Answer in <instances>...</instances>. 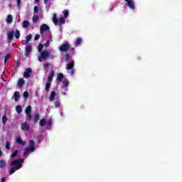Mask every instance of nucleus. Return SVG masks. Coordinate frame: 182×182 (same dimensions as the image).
Instances as JSON below:
<instances>
[{
  "label": "nucleus",
  "instance_id": "obj_1",
  "mask_svg": "<svg viewBox=\"0 0 182 182\" xmlns=\"http://www.w3.org/2000/svg\"><path fill=\"white\" fill-rule=\"evenodd\" d=\"M23 161H24L23 159H18L12 161L10 163V166L11 167L9 171L10 176H11V174H14V173H15L16 170H19L22 168Z\"/></svg>",
  "mask_w": 182,
  "mask_h": 182
},
{
  "label": "nucleus",
  "instance_id": "obj_2",
  "mask_svg": "<svg viewBox=\"0 0 182 182\" xmlns=\"http://www.w3.org/2000/svg\"><path fill=\"white\" fill-rule=\"evenodd\" d=\"M29 151L31 153H33V151H35V141L33 139L29 140L28 147L26 148L23 153V157L28 156V153H29Z\"/></svg>",
  "mask_w": 182,
  "mask_h": 182
},
{
  "label": "nucleus",
  "instance_id": "obj_3",
  "mask_svg": "<svg viewBox=\"0 0 182 182\" xmlns=\"http://www.w3.org/2000/svg\"><path fill=\"white\" fill-rule=\"evenodd\" d=\"M41 55L38 56V62H42V60H46L48 58H50V53L48 50L41 51Z\"/></svg>",
  "mask_w": 182,
  "mask_h": 182
},
{
  "label": "nucleus",
  "instance_id": "obj_4",
  "mask_svg": "<svg viewBox=\"0 0 182 182\" xmlns=\"http://www.w3.org/2000/svg\"><path fill=\"white\" fill-rule=\"evenodd\" d=\"M126 2V5L129 6L132 11H134L136 9V5L134 4V1L133 0H124Z\"/></svg>",
  "mask_w": 182,
  "mask_h": 182
},
{
  "label": "nucleus",
  "instance_id": "obj_5",
  "mask_svg": "<svg viewBox=\"0 0 182 182\" xmlns=\"http://www.w3.org/2000/svg\"><path fill=\"white\" fill-rule=\"evenodd\" d=\"M69 49H70V46L69 45V43H64L59 47V50H60V52H66L69 50Z\"/></svg>",
  "mask_w": 182,
  "mask_h": 182
},
{
  "label": "nucleus",
  "instance_id": "obj_6",
  "mask_svg": "<svg viewBox=\"0 0 182 182\" xmlns=\"http://www.w3.org/2000/svg\"><path fill=\"white\" fill-rule=\"evenodd\" d=\"M50 28L48 24H42L40 27V33L41 35H43V32H48V31H50Z\"/></svg>",
  "mask_w": 182,
  "mask_h": 182
},
{
  "label": "nucleus",
  "instance_id": "obj_7",
  "mask_svg": "<svg viewBox=\"0 0 182 182\" xmlns=\"http://www.w3.org/2000/svg\"><path fill=\"white\" fill-rule=\"evenodd\" d=\"M32 52V46L27 45L26 46V50H25V55L28 58V56H31V53Z\"/></svg>",
  "mask_w": 182,
  "mask_h": 182
},
{
  "label": "nucleus",
  "instance_id": "obj_8",
  "mask_svg": "<svg viewBox=\"0 0 182 182\" xmlns=\"http://www.w3.org/2000/svg\"><path fill=\"white\" fill-rule=\"evenodd\" d=\"M31 73H32V69L31 68H28L23 73L24 77H26V79H29Z\"/></svg>",
  "mask_w": 182,
  "mask_h": 182
},
{
  "label": "nucleus",
  "instance_id": "obj_9",
  "mask_svg": "<svg viewBox=\"0 0 182 182\" xmlns=\"http://www.w3.org/2000/svg\"><path fill=\"white\" fill-rule=\"evenodd\" d=\"M53 77H55V71H50V73L48 74L47 82H52Z\"/></svg>",
  "mask_w": 182,
  "mask_h": 182
},
{
  "label": "nucleus",
  "instance_id": "obj_10",
  "mask_svg": "<svg viewBox=\"0 0 182 182\" xmlns=\"http://www.w3.org/2000/svg\"><path fill=\"white\" fill-rule=\"evenodd\" d=\"M21 129L22 130H29L31 127H29V124L28 122L22 123L21 124Z\"/></svg>",
  "mask_w": 182,
  "mask_h": 182
},
{
  "label": "nucleus",
  "instance_id": "obj_11",
  "mask_svg": "<svg viewBox=\"0 0 182 182\" xmlns=\"http://www.w3.org/2000/svg\"><path fill=\"white\" fill-rule=\"evenodd\" d=\"M20 97H21V92L16 91L14 95L15 102H19Z\"/></svg>",
  "mask_w": 182,
  "mask_h": 182
},
{
  "label": "nucleus",
  "instance_id": "obj_12",
  "mask_svg": "<svg viewBox=\"0 0 182 182\" xmlns=\"http://www.w3.org/2000/svg\"><path fill=\"white\" fill-rule=\"evenodd\" d=\"M16 142L18 143V144H20L21 146H25L26 144V142H25L21 137H18L16 139Z\"/></svg>",
  "mask_w": 182,
  "mask_h": 182
},
{
  "label": "nucleus",
  "instance_id": "obj_13",
  "mask_svg": "<svg viewBox=\"0 0 182 182\" xmlns=\"http://www.w3.org/2000/svg\"><path fill=\"white\" fill-rule=\"evenodd\" d=\"M73 68H75V62L71 61V62L68 63L66 69L68 70H70L73 69Z\"/></svg>",
  "mask_w": 182,
  "mask_h": 182
},
{
  "label": "nucleus",
  "instance_id": "obj_14",
  "mask_svg": "<svg viewBox=\"0 0 182 182\" xmlns=\"http://www.w3.org/2000/svg\"><path fill=\"white\" fill-rule=\"evenodd\" d=\"M14 33L15 32L14 31L9 32L7 34V39H9V41H12L14 39Z\"/></svg>",
  "mask_w": 182,
  "mask_h": 182
},
{
  "label": "nucleus",
  "instance_id": "obj_15",
  "mask_svg": "<svg viewBox=\"0 0 182 182\" xmlns=\"http://www.w3.org/2000/svg\"><path fill=\"white\" fill-rule=\"evenodd\" d=\"M55 97H56V92L52 91L50 95V102H53Z\"/></svg>",
  "mask_w": 182,
  "mask_h": 182
},
{
  "label": "nucleus",
  "instance_id": "obj_16",
  "mask_svg": "<svg viewBox=\"0 0 182 182\" xmlns=\"http://www.w3.org/2000/svg\"><path fill=\"white\" fill-rule=\"evenodd\" d=\"M53 22L55 25L59 23V19H58V16L56 14L53 15Z\"/></svg>",
  "mask_w": 182,
  "mask_h": 182
},
{
  "label": "nucleus",
  "instance_id": "obj_17",
  "mask_svg": "<svg viewBox=\"0 0 182 182\" xmlns=\"http://www.w3.org/2000/svg\"><path fill=\"white\" fill-rule=\"evenodd\" d=\"M23 85H25V80H23V78H20L18 81V85L19 87H22Z\"/></svg>",
  "mask_w": 182,
  "mask_h": 182
},
{
  "label": "nucleus",
  "instance_id": "obj_18",
  "mask_svg": "<svg viewBox=\"0 0 182 182\" xmlns=\"http://www.w3.org/2000/svg\"><path fill=\"white\" fill-rule=\"evenodd\" d=\"M6 167V161L5 160H0V168H5Z\"/></svg>",
  "mask_w": 182,
  "mask_h": 182
},
{
  "label": "nucleus",
  "instance_id": "obj_19",
  "mask_svg": "<svg viewBox=\"0 0 182 182\" xmlns=\"http://www.w3.org/2000/svg\"><path fill=\"white\" fill-rule=\"evenodd\" d=\"M63 77H65V76L63 75V73H60L58 75L57 79H58V82H62V80H63Z\"/></svg>",
  "mask_w": 182,
  "mask_h": 182
},
{
  "label": "nucleus",
  "instance_id": "obj_20",
  "mask_svg": "<svg viewBox=\"0 0 182 182\" xmlns=\"http://www.w3.org/2000/svg\"><path fill=\"white\" fill-rule=\"evenodd\" d=\"M14 19V18L12 17V15L9 14L7 16L6 18V22L7 23H12V20Z\"/></svg>",
  "mask_w": 182,
  "mask_h": 182
},
{
  "label": "nucleus",
  "instance_id": "obj_21",
  "mask_svg": "<svg viewBox=\"0 0 182 182\" xmlns=\"http://www.w3.org/2000/svg\"><path fill=\"white\" fill-rule=\"evenodd\" d=\"M14 36H15L16 39H19V38H21V31H19V30H16Z\"/></svg>",
  "mask_w": 182,
  "mask_h": 182
},
{
  "label": "nucleus",
  "instance_id": "obj_22",
  "mask_svg": "<svg viewBox=\"0 0 182 182\" xmlns=\"http://www.w3.org/2000/svg\"><path fill=\"white\" fill-rule=\"evenodd\" d=\"M75 45L76 46H80V45H82V38H77L75 41Z\"/></svg>",
  "mask_w": 182,
  "mask_h": 182
},
{
  "label": "nucleus",
  "instance_id": "obj_23",
  "mask_svg": "<svg viewBox=\"0 0 182 182\" xmlns=\"http://www.w3.org/2000/svg\"><path fill=\"white\" fill-rule=\"evenodd\" d=\"M40 117L41 115H39V114H36L33 118V123H36L39 120Z\"/></svg>",
  "mask_w": 182,
  "mask_h": 182
},
{
  "label": "nucleus",
  "instance_id": "obj_24",
  "mask_svg": "<svg viewBox=\"0 0 182 182\" xmlns=\"http://www.w3.org/2000/svg\"><path fill=\"white\" fill-rule=\"evenodd\" d=\"M31 112H32V107L31 106H28L25 110L26 114H29Z\"/></svg>",
  "mask_w": 182,
  "mask_h": 182
},
{
  "label": "nucleus",
  "instance_id": "obj_25",
  "mask_svg": "<svg viewBox=\"0 0 182 182\" xmlns=\"http://www.w3.org/2000/svg\"><path fill=\"white\" fill-rule=\"evenodd\" d=\"M16 110L17 113H18V114L22 113V106L17 105L16 107Z\"/></svg>",
  "mask_w": 182,
  "mask_h": 182
},
{
  "label": "nucleus",
  "instance_id": "obj_26",
  "mask_svg": "<svg viewBox=\"0 0 182 182\" xmlns=\"http://www.w3.org/2000/svg\"><path fill=\"white\" fill-rule=\"evenodd\" d=\"M18 153H19V151L15 150L11 155V159H15L18 156Z\"/></svg>",
  "mask_w": 182,
  "mask_h": 182
},
{
  "label": "nucleus",
  "instance_id": "obj_27",
  "mask_svg": "<svg viewBox=\"0 0 182 182\" xmlns=\"http://www.w3.org/2000/svg\"><path fill=\"white\" fill-rule=\"evenodd\" d=\"M32 20L33 23H36L38 21H39V16H33Z\"/></svg>",
  "mask_w": 182,
  "mask_h": 182
},
{
  "label": "nucleus",
  "instance_id": "obj_28",
  "mask_svg": "<svg viewBox=\"0 0 182 182\" xmlns=\"http://www.w3.org/2000/svg\"><path fill=\"white\" fill-rule=\"evenodd\" d=\"M31 39H32V34H29L28 36H26V45H28V43H29V41H31Z\"/></svg>",
  "mask_w": 182,
  "mask_h": 182
},
{
  "label": "nucleus",
  "instance_id": "obj_29",
  "mask_svg": "<svg viewBox=\"0 0 182 182\" xmlns=\"http://www.w3.org/2000/svg\"><path fill=\"white\" fill-rule=\"evenodd\" d=\"M50 82L47 81L46 84V90L47 92H49V89H50Z\"/></svg>",
  "mask_w": 182,
  "mask_h": 182
},
{
  "label": "nucleus",
  "instance_id": "obj_30",
  "mask_svg": "<svg viewBox=\"0 0 182 182\" xmlns=\"http://www.w3.org/2000/svg\"><path fill=\"white\" fill-rule=\"evenodd\" d=\"M46 124V119H42L40 120V126L43 127Z\"/></svg>",
  "mask_w": 182,
  "mask_h": 182
},
{
  "label": "nucleus",
  "instance_id": "obj_31",
  "mask_svg": "<svg viewBox=\"0 0 182 182\" xmlns=\"http://www.w3.org/2000/svg\"><path fill=\"white\" fill-rule=\"evenodd\" d=\"M29 26V21H24L23 22V28H28Z\"/></svg>",
  "mask_w": 182,
  "mask_h": 182
},
{
  "label": "nucleus",
  "instance_id": "obj_32",
  "mask_svg": "<svg viewBox=\"0 0 182 182\" xmlns=\"http://www.w3.org/2000/svg\"><path fill=\"white\" fill-rule=\"evenodd\" d=\"M43 49V44H39L38 46V50L39 53H42V50Z\"/></svg>",
  "mask_w": 182,
  "mask_h": 182
},
{
  "label": "nucleus",
  "instance_id": "obj_33",
  "mask_svg": "<svg viewBox=\"0 0 182 182\" xmlns=\"http://www.w3.org/2000/svg\"><path fill=\"white\" fill-rule=\"evenodd\" d=\"M59 22H60V25H63V24H65V18H64V17H60V18H59Z\"/></svg>",
  "mask_w": 182,
  "mask_h": 182
},
{
  "label": "nucleus",
  "instance_id": "obj_34",
  "mask_svg": "<svg viewBox=\"0 0 182 182\" xmlns=\"http://www.w3.org/2000/svg\"><path fill=\"white\" fill-rule=\"evenodd\" d=\"M10 58H11V54H7L4 58V63H6V62L9 60Z\"/></svg>",
  "mask_w": 182,
  "mask_h": 182
},
{
  "label": "nucleus",
  "instance_id": "obj_35",
  "mask_svg": "<svg viewBox=\"0 0 182 182\" xmlns=\"http://www.w3.org/2000/svg\"><path fill=\"white\" fill-rule=\"evenodd\" d=\"M9 119L6 117V115H4L2 117V123L5 124L8 122Z\"/></svg>",
  "mask_w": 182,
  "mask_h": 182
},
{
  "label": "nucleus",
  "instance_id": "obj_36",
  "mask_svg": "<svg viewBox=\"0 0 182 182\" xmlns=\"http://www.w3.org/2000/svg\"><path fill=\"white\" fill-rule=\"evenodd\" d=\"M64 60L65 62H68V60H70V55L66 54L64 57Z\"/></svg>",
  "mask_w": 182,
  "mask_h": 182
},
{
  "label": "nucleus",
  "instance_id": "obj_37",
  "mask_svg": "<svg viewBox=\"0 0 182 182\" xmlns=\"http://www.w3.org/2000/svg\"><path fill=\"white\" fill-rule=\"evenodd\" d=\"M24 99H28L29 97V92L28 91H25L23 94Z\"/></svg>",
  "mask_w": 182,
  "mask_h": 182
},
{
  "label": "nucleus",
  "instance_id": "obj_38",
  "mask_svg": "<svg viewBox=\"0 0 182 182\" xmlns=\"http://www.w3.org/2000/svg\"><path fill=\"white\" fill-rule=\"evenodd\" d=\"M6 150H11V142L7 141L6 143Z\"/></svg>",
  "mask_w": 182,
  "mask_h": 182
},
{
  "label": "nucleus",
  "instance_id": "obj_39",
  "mask_svg": "<svg viewBox=\"0 0 182 182\" xmlns=\"http://www.w3.org/2000/svg\"><path fill=\"white\" fill-rule=\"evenodd\" d=\"M63 14H64L65 18H68V16H69V11L68 10H64L63 11Z\"/></svg>",
  "mask_w": 182,
  "mask_h": 182
},
{
  "label": "nucleus",
  "instance_id": "obj_40",
  "mask_svg": "<svg viewBox=\"0 0 182 182\" xmlns=\"http://www.w3.org/2000/svg\"><path fill=\"white\" fill-rule=\"evenodd\" d=\"M69 86V81H65L63 82V89H66Z\"/></svg>",
  "mask_w": 182,
  "mask_h": 182
},
{
  "label": "nucleus",
  "instance_id": "obj_41",
  "mask_svg": "<svg viewBox=\"0 0 182 182\" xmlns=\"http://www.w3.org/2000/svg\"><path fill=\"white\" fill-rule=\"evenodd\" d=\"M26 119L27 120H29V121H31V120H33V116H32L31 114H26Z\"/></svg>",
  "mask_w": 182,
  "mask_h": 182
},
{
  "label": "nucleus",
  "instance_id": "obj_42",
  "mask_svg": "<svg viewBox=\"0 0 182 182\" xmlns=\"http://www.w3.org/2000/svg\"><path fill=\"white\" fill-rule=\"evenodd\" d=\"M49 45H50V41L48 40L46 43L43 44L44 48H49Z\"/></svg>",
  "mask_w": 182,
  "mask_h": 182
},
{
  "label": "nucleus",
  "instance_id": "obj_43",
  "mask_svg": "<svg viewBox=\"0 0 182 182\" xmlns=\"http://www.w3.org/2000/svg\"><path fill=\"white\" fill-rule=\"evenodd\" d=\"M49 66H50V64L49 63H46L43 64L44 69H48Z\"/></svg>",
  "mask_w": 182,
  "mask_h": 182
},
{
  "label": "nucleus",
  "instance_id": "obj_44",
  "mask_svg": "<svg viewBox=\"0 0 182 182\" xmlns=\"http://www.w3.org/2000/svg\"><path fill=\"white\" fill-rule=\"evenodd\" d=\"M55 107H60V101H55Z\"/></svg>",
  "mask_w": 182,
  "mask_h": 182
},
{
  "label": "nucleus",
  "instance_id": "obj_45",
  "mask_svg": "<svg viewBox=\"0 0 182 182\" xmlns=\"http://www.w3.org/2000/svg\"><path fill=\"white\" fill-rule=\"evenodd\" d=\"M34 12L35 14H38V12H39V7H38V6H34Z\"/></svg>",
  "mask_w": 182,
  "mask_h": 182
},
{
  "label": "nucleus",
  "instance_id": "obj_46",
  "mask_svg": "<svg viewBox=\"0 0 182 182\" xmlns=\"http://www.w3.org/2000/svg\"><path fill=\"white\" fill-rule=\"evenodd\" d=\"M40 38H41V35L37 34L35 36L34 41H39Z\"/></svg>",
  "mask_w": 182,
  "mask_h": 182
},
{
  "label": "nucleus",
  "instance_id": "obj_47",
  "mask_svg": "<svg viewBox=\"0 0 182 182\" xmlns=\"http://www.w3.org/2000/svg\"><path fill=\"white\" fill-rule=\"evenodd\" d=\"M20 65H21V61H17V63L15 65V69H18V68H19Z\"/></svg>",
  "mask_w": 182,
  "mask_h": 182
},
{
  "label": "nucleus",
  "instance_id": "obj_48",
  "mask_svg": "<svg viewBox=\"0 0 182 182\" xmlns=\"http://www.w3.org/2000/svg\"><path fill=\"white\" fill-rule=\"evenodd\" d=\"M17 6L20 8L21 6V0H17Z\"/></svg>",
  "mask_w": 182,
  "mask_h": 182
},
{
  "label": "nucleus",
  "instance_id": "obj_49",
  "mask_svg": "<svg viewBox=\"0 0 182 182\" xmlns=\"http://www.w3.org/2000/svg\"><path fill=\"white\" fill-rule=\"evenodd\" d=\"M70 73H71V75H75V69L72 68L70 70Z\"/></svg>",
  "mask_w": 182,
  "mask_h": 182
},
{
  "label": "nucleus",
  "instance_id": "obj_50",
  "mask_svg": "<svg viewBox=\"0 0 182 182\" xmlns=\"http://www.w3.org/2000/svg\"><path fill=\"white\" fill-rule=\"evenodd\" d=\"M5 181H6L5 178H1V182H5Z\"/></svg>",
  "mask_w": 182,
  "mask_h": 182
},
{
  "label": "nucleus",
  "instance_id": "obj_51",
  "mask_svg": "<svg viewBox=\"0 0 182 182\" xmlns=\"http://www.w3.org/2000/svg\"><path fill=\"white\" fill-rule=\"evenodd\" d=\"M48 1H49V0H44V4H45V5H46V4H48Z\"/></svg>",
  "mask_w": 182,
  "mask_h": 182
},
{
  "label": "nucleus",
  "instance_id": "obj_52",
  "mask_svg": "<svg viewBox=\"0 0 182 182\" xmlns=\"http://www.w3.org/2000/svg\"><path fill=\"white\" fill-rule=\"evenodd\" d=\"M2 156V151L0 150V157Z\"/></svg>",
  "mask_w": 182,
  "mask_h": 182
},
{
  "label": "nucleus",
  "instance_id": "obj_53",
  "mask_svg": "<svg viewBox=\"0 0 182 182\" xmlns=\"http://www.w3.org/2000/svg\"><path fill=\"white\" fill-rule=\"evenodd\" d=\"M36 1V2H39V0H35Z\"/></svg>",
  "mask_w": 182,
  "mask_h": 182
}]
</instances>
